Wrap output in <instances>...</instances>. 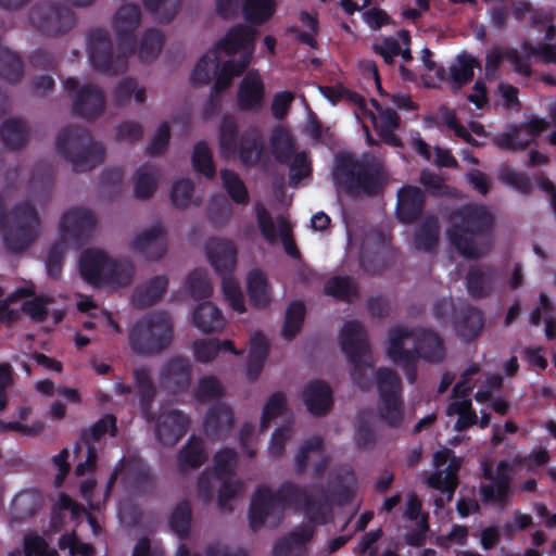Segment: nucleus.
<instances>
[{
	"mask_svg": "<svg viewBox=\"0 0 556 556\" xmlns=\"http://www.w3.org/2000/svg\"><path fill=\"white\" fill-rule=\"evenodd\" d=\"M256 30L249 26H236L208 50L197 63L190 81L200 87L215 75V91L228 88L232 79L243 73L254 54Z\"/></svg>",
	"mask_w": 556,
	"mask_h": 556,
	"instance_id": "nucleus-1",
	"label": "nucleus"
},
{
	"mask_svg": "<svg viewBox=\"0 0 556 556\" xmlns=\"http://www.w3.org/2000/svg\"><path fill=\"white\" fill-rule=\"evenodd\" d=\"M386 356L403 368L412 382L414 377L410 370L415 357L418 356L427 362H440L444 357V349L440 339L430 331H410L403 327H395L389 331Z\"/></svg>",
	"mask_w": 556,
	"mask_h": 556,
	"instance_id": "nucleus-2",
	"label": "nucleus"
},
{
	"mask_svg": "<svg viewBox=\"0 0 556 556\" xmlns=\"http://www.w3.org/2000/svg\"><path fill=\"white\" fill-rule=\"evenodd\" d=\"M486 208L470 205L451 216L447 237L452 247L468 258H477L485 253L489 244L479 241V233L491 224Z\"/></svg>",
	"mask_w": 556,
	"mask_h": 556,
	"instance_id": "nucleus-3",
	"label": "nucleus"
},
{
	"mask_svg": "<svg viewBox=\"0 0 556 556\" xmlns=\"http://www.w3.org/2000/svg\"><path fill=\"white\" fill-rule=\"evenodd\" d=\"M342 352L349 358L353 381L363 389L369 387L364 376L372 366V357L362 325L357 321H346L339 332Z\"/></svg>",
	"mask_w": 556,
	"mask_h": 556,
	"instance_id": "nucleus-4",
	"label": "nucleus"
},
{
	"mask_svg": "<svg viewBox=\"0 0 556 556\" xmlns=\"http://www.w3.org/2000/svg\"><path fill=\"white\" fill-rule=\"evenodd\" d=\"M130 345L136 353H153L167 346L172 340L168 317L157 314L138 321L130 331Z\"/></svg>",
	"mask_w": 556,
	"mask_h": 556,
	"instance_id": "nucleus-5",
	"label": "nucleus"
},
{
	"mask_svg": "<svg viewBox=\"0 0 556 556\" xmlns=\"http://www.w3.org/2000/svg\"><path fill=\"white\" fill-rule=\"evenodd\" d=\"M291 498L282 491L273 492L266 488H260L251 502L250 525L253 529L262 526H276Z\"/></svg>",
	"mask_w": 556,
	"mask_h": 556,
	"instance_id": "nucleus-6",
	"label": "nucleus"
},
{
	"mask_svg": "<svg viewBox=\"0 0 556 556\" xmlns=\"http://www.w3.org/2000/svg\"><path fill=\"white\" fill-rule=\"evenodd\" d=\"M433 464L438 471L428 478L427 483L433 489L445 492L444 496L435 500L437 508H441L453 497L457 485L456 473L460 468L462 459L451 456V451L443 447L434 453Z\"/></svg>",
	"mask_w": 556,
	"mask_h": 556,
	"instance_id": "nucleus-7",
	"label": "nucleus"
},
{
	"mask_svg": "<svg viewBox=\"0 0 556 556\" xmlns=\"http://www.w3.org/2000/svg\"><path fill=\"white\" fill-rule=\"evenodd\" d=\"M375 378L380 395V413L390 425H397L403 417L400 380L395 372L387 367L379 368Z\"/></svg>",
	"mask_w": 556,
	"mask_h": 556,
	"instance_id": "nucleus-8",
	"label": "nucleus"
},
{
	"mask_svg": "<svg viewBox=\"0 0 556 556\" xmlns=\"http://www.w3.org/2000/svg\"><path fill=\"white\" fill-rule=\"evenodd\" d=\"M114 422L115 420L113 417H104L99 420L89 430V432L85 433L79 442H77L73 451L78 462L75 469V473L77 476H83L93 469L98 447L92 441L98 442L99 438L110 430L113 434Z\"/></svg>",
	"mask_w": 556,
	"mask_h": 556,
	"instance_id": "nucleus-9",
	"label": "nucleus"
},
{
	"mask_svg": "<svg viewBox=\"0 0 556 556\" xmlns=\"http://www.w3.org/2000/svg\"><path fill=\"white\" fill-rule=\"evenodd\" d=\"M355 102L359 105L362 113L368 115L382 140L390 146H399L400 140L394 134L397 127V115L389 109L383 108L377 100L365 102L358 96H355Z\"/></svg>",
	"mask_w": 556,
	"mask_h": 556,
	"instance_id": "nucleus-10",
	"label": "nucleus"
},
{
	"mask_svg": "<svg viewBox=\"0 0 556 556\" xmlns=\"http://www.w3.org/2000/svg\"><path fill=\"white\" fill-rule=\"evenodd\" d=\"M333 179L338 187L352 192L371 193L374 191V188L367 181L364 167L349 155L337 161Z\"/></svg>",
	"mask_w": 556,
	"mask_h": 556,
	"instance_id": "nucleus-11",
	"label": "nucleus"
},
{
	"mask_svg": "<svg viewBox=\"0 0 556 556\" xmlns=\"http://www.w3.org/2000/svg\"><path fill=\"white\" fill-rule=\"evenodd\" d=\"M140 23V11L137 7L126 4L118 9L113 21L118 49L123 55L136 50L134 33Z\"/></svg>",
	"mask_w": 556,
	"mask_h": 556,
	"instance_id": "nucleus-12",
	"label": "nucleus"
},
{
	"mask_svg": "<svg viewBox=\"0 0 556 556\" xmlns=\"http://www.w3.org/2000/svg\"><path fill=\"white\" fill-rule=\"evenodd\" d=\"M256 218L262 236L268 243L274 244L281 241L286 252L291 256H296V249L290 240L291 228L283 218L274 222L262 205L256 206Z\"/></svg>",
	"mask_w": 556,
	"mask_h": 556,
	"instance_id": "nucleus-13",
	"label": "nucleus"
},
{
	"mask_svg": "<svg viewBox=\"0 0 556 556\" xmlns=\"http://www.w3.org/2000/svg\"><path fill=\"white\" fill-rule=\"evenodd\" d=\"M129 248L148 260L161 258L167 250V241L160 225L151 226L134 236Z\"/></svg>",
	"mask_w": 556,
	"mask_h": 556,
	"instance_id": "nucleus-14",
	"label": "nucleus"
},
{
	"mask_svg": "<svg viewBox=\"0 0 556 556\" xmlns=\"http://www.w3.org/2000/svg\"><path fill=\"white\" fill-rule=\"evenodd\" d=\"M484 475L486 478L492 479L493 482L481 489L483 502L494 506L504 505L511 494V489L509 488V465L505 462L500 463L495 477L486 468L484 469Z\"/></svg>",
	"mask_w": 556,
	"mask_h": 556,
	"instance_id": "nucleus-15",
	"label": "nucleus"
},
{
	"mask_svg": "<svg viewBox=\"0 0 556 556\" xmlns=\"http://www.w3.org/2000/svg\"><path fill=\"white\" fill-rule=\"evenodd\" d=\"M206 257L219 274L231 271L236 266L237 249L232 241L212 238L205 244Z\"/></svg>",
	"mask_w": 556,
	"mask_h": 556,
	"instance_id": "nucleus-16",
	"label": "nucleus"
},
{
	"mask_svg": "<svg viewBox=\"0 0 556 556\" xmlns=\"http://www.w3.org/2000/svg\"><path fill=\"white\" fill-rule=\"evenodd\" d=\"M264 81L256 71H250L241 80L237 102L241 110H256L263 104L264 100Z\"/></svg>",
	"mask_w": 556,
	"mask_h": 556,
	"instance_id": "nucleus-17",
	"label": "nucleus"
},
{
	"mask_svg": "<svg viewBox=\"0 0 556 556\" xmlns=\"http://www.w3.org/2000/svg\"><path fill=\"white\" fill-rule=\"evenodd\" d=\"M294 500L304 517L314 525H320L328 521L331 513V506L328 497L324 493L307 495L296 493Z\"/></svg>",
	"mask_w": 556,
	"mask_h": 556,
	"instance_id": "nucleus-18",
	"label": "nucleus"
},
{
	"mask_svg": "<svg viewBox=\"0 0 556 556\" xmlns=\"http://www.w3.org/2000/svg\"><path fill=\"white\" fill-rule=\"evenodd\" d=\"M110 262L111 258L101 250L91 249L85 251L79 262L81 277L91 285L100 286Z\"/></svg>",
	"mask_w": 556,
	"mask_h": 556,
	"instance_id": "nucleus-19",
	"label": "nucleus"
},
{
	"mask_svg": "<svg viewBox=\"0 0 556 556\" xmlns=\"http://www.w3.org/2000/svg\"><path fill=\"white\" fill-rule=\"evenodd\" d=\"M302 399L309 413L323 415L332 404L330 388L323 381L313 380L302 389Z\"/></svg>",
	"mask_w": 556,
	"mask_h": 556,
	"instance_id": "nucleus-20",
	"label": "nucleus"
},
{
	"mask_svg": "<svg viewBox=\"0 0 556 556\" xmlns=\"http://www.w3.org/2000/svg\"><path fill=\"white\" fill-rule=\"evenodd\" d=\"M90 61L94 67L100 71H116L124 66V61H117L113 64V52L108 40V37L102 31L92 34L89 38Z\"/></svg>",
	"mask_w": 556,
	"mask_h": 556,
	"instance_id": "nucleus-21",
	"label": "nucleus"
},
{
	"mask_svg": "<svg viewBox=\"0 0 556 556\" xmlns=\"http://www.w3.org/2000/svg\"><path fill=\"white\" fill-rule=\"evenodd\" d=\"M188 419L179 412L162 415L156 426V435L165 445L175 444L186 432Z\"/></svg>",
	"mask_w": 556,
	"mask_h": 556,
	"instance_id": "nucleus-22",
	"label": "nucleus"
},
{
	"mask_svg": "<svg viewBox=\"0 0 556 556\" xmlns=\"http://www.w3.org/2000/svg\"><path fill=\"white\" fill-rule=\"evenodd\" d=\"M50 298H35L23 303V311L34 320L58 324L63 318V309L55 307Z\"/></svg>",
	"mask_w": 556,
	"mask_h": 556,
	"instance_id": "nucleus-23",
	"label": "nucleus"
},
{
	"mask_svg": "<svg viewBox=\"0 0 556 556\" xmlns=\"http://www.w3.org/2000/svg\"><path fill=\"white\" fill-rule=\"evenodd\" d=\"M313 536V528L304 527L291 532L278 541L274 547L275 556H307L305 544Z\"/></svg>",
	"mask_w": 556,
	"mask_h": 556,
	"instance_id": "nucleus-24",
	"label": "nucleus"
},
{
	"mask_svg": "<svg viewBox=\"0 0 556 556\" xmlns=\"http://www.w3.org/2000/svg\"><path fill=\"white\" fill-rule=\"evenodd\" d=\"M408 45L409 34L406 30H402L397 35V40L393 38H384L375 43L374 49L387 63H392L393 59L397 55H401V58L407 62L412 60Z\"/></svg>",
	"mask_w": 556,
	"mask_h": 556,
	"instance_id": "nucleus-25",
	"label": "nucleus"
},
{
	"mask_svg": "<svg viewBox=\"0 0 556 556\" xmlns=\"http://www.w3.org/2000/svg\"><path fill=\"white\" fill-rule=\"evenodd\" d=\"M268 352V342L261 332H254L250 337L249 359L245 366V376L255 379L263 369Z\"/></svg>",
	"mask_w": 556,
	"mask_h": 556,
	"instance_id": "nucleus-26",
	"label": "nucleus"
},
{
	"mask_svg": "<svg viewBox=\"0 0 556 556\" xmlns=\"http://www.w3.org/2000/svg\"><path fill=\"white\" fill-rule=\"evenodd\" d=\"M77 307L80 312L93 311L90 313V320L84 323L85 328L98 327L105 333H119V327L113 316L106 311L96 308L90 298L78 301Z\"/></svg>",
	"mask_w": 556,
	"mask_h": 556,
	"instance_id": "nucleus-27",
	"label": "nucleus"
},
{
	"mask_svg": "<svg viewBox=\"0 0 556 556\" xmlns=\"http://www.w3.org/2000/svg\"><path fill=\"white\" fill-rule=\"evenodd\" d=\"M94 223V217L89 210L71 208L65 212L61 218L60 230L62 240L74 236L79 231L89 228Z\"/></svg>",
	"mask_w": 556,
	"mask_h": 556,
	"instance_id": "nucleus-28",
	"label": "nucleus"
},
{
	"mask_svg": "<svg viewBox=\"0 0 556 556\" xmlns=\"http://www.w3.org/2000/svg\"><path fill=\"white\" fill-rule=\"evenodd\" d=\"M219 352H229L233 355H242L243 350L237 349L231 340H198L193 344V353L197 361L206 363L214 359Z\"/></svg>",
	"mask_w": 556,
	"mask_h": 556,
	"instance_id": "nucleus-29",
	"label": "nucleus"
},
{
	"mask_svg": "<svg viewBox=\"0 0 556 556\" xmlns=\"http://www.w3.org/2000/svg\"><path fill=\"white\" fill-rule=\"evenodd\" d=\"M424 195L417 187L407 186L400 190L397 197V216L403 222H410L421 210Z\"/></svg>",
	"mask_w": 556,
	"mask_h": 556,
	"instance_id": "nucleus-30",
	"label": "nucleus"
},
{
	"mask_svg": "<svg viewBox=\"0 0 556 556\" xmlns=\"http://www.w3.org/2000/svg\"><path fill=\"white\" fill-rule=\"evenodd\" d=\"M193 324L202 332L217 331L224 327L220 311L210 301L200 303L193 313Z\"/></svg>",
	"mask_w": 556,
	"mask_h": 556,
	"instance_id": "nucleus-31",
	"label": "nucleus"
},
{
	"mask_svg": "<svg viewBox=\"0 0 556 556\" xmlns=\"http://www.w3.org/2000/svg\"><path fill=\"white\" fill-rule=\"evenodd\" d=\"M38 220L33 212H28L25 223L17 229L5 235V244L12 251H21L36 237Z\"/></svg>",
	"mask_w": 556,
	"mask_h": 556,
	"instance_id": "nucleus-32",
	"label": "nucleus"
},
{
	"mask_svg": "<svg viewBox=\"0 0 556 556\" xmlns=\"http://www.w3.org/2000/svg\"><path fill=\"white\" fill-rule=\"evenodd\" d=\"M503 60H508L517 73L523 76L530 74V67L527 61L520 60L516 51L494 49L486 55L485 77L491 78L496 74V70Z\"/></svg>",
	"mask_w": 556,
	"mask_h": 556,
	"instance_id": "nucleus-33",
	"label": "nucleus"
},
{
	"mask_svg": "<svg viewBox=\"0 0 556 556\" xmlns=\"http://www.w3.org/2000/svg\"><path fill=\"white\" fill-rule=\"evenodd\" d=\"M270 150L277 161L281 163L291 161V157L296 153L291 132L285 127L275 128L270 136Z\"/></svg>",
	"mask_w": 556,
	"mask_h": 556,
	"instance_id": "nucleus-34",
	"label": "nucleus"
},
{
	"mask_svg": "<svg viewBox=\"0 0 556 556\" xmlns=\"http://www.w3.org/2000/svg\"><path fill=\"white\" fill-rule=\"evenodd\" d=\"M134 266L127 261L111 260L106 274L100 286L117 289L127 286L134 278Z\"/></svg>",
	"mask_w": 556,
	"mask_h": 556,
	"instance_id": "nucleus-35",
	"label": "nucleus"
},
{
	"mask_svg": "<svg viewBox=\"0 0 556 556\" xmlns=\"http://www.w3.org/2000/svg\"><path fill=\"white\" fill-rule=\"evenodd\" d=\"M247 291L251 302L262 306L270 300V287L266 276L258 269L251 270L247 276Z\"/></svg>",
	"mask_w": 556,
	"mask_h": 556,
	"instance_id": "nucleus-36",
	"label": "nucleus"
},
{
	"mask_svg": "<svg viewBox=\"0 0 556 556\" xmlns=\"http://www.w3.org/2000/svg\"><path fill=\"white\" fill-rule=\"evenodd\" d=\"M103 105V94L96 87L85 86L75 98L76 110L86 116H91L100 112Z\"/></svg>",
	"mask_w": 556,
	"mask_h": 556,
	"instance_id": "nucleus-37",
	"label": "nucleus"
},
{
	"mask_svg": "<svg viewBox=\"0 0 556 556\" xmlns=\"http://www.w3.org/2000/svg\"><path fill=\"white\" fill-rule=\"evenodd\" d=\"M41 495L34 490L17 493L12 500L11 509L15 518L30 517L41 506Z\"/></svg>",
	"mask_w": 556,
	"mask_h": 556,
	"instance_id": "nucleus-38",
	"label": "nucleus"
},
{
	"mask_svg": "<svg viewBox=\"0 0 556 556\" xmlns=\"http://www.w3.org/2000/svg\"><path fill=\"white\" fill-rule=\"evenodd\" d=\"M232 425V414L227 405L219 403L207 413L205 430L215 435H222Z\"/></svg>",
	"mask_w": 556,
	"mask_h": 556,
	"instance_id": "nucleus-39",
	"label": "nucleus"
},
{
	"mask_svg": "<svg viewBox=\"0 0 556 556\" xmlns=\"http://www.w3.org/2000/svg\"><path fill=\"white\" fill-rule=\"evenodd\" d=\"M275 0H245L242 12L247 21L261 25L268 21L275 13Z\"/></svg>",
	"mask_w": 556,
	"mask_h": 556,
	"instance_id": "nucleus-40",
	"label": "nucleus"
},
{
	"mask_svg": "<svg viewBox=\"0 0 556 556\" xmlns=\"http://www.w3.org/2000/svg\"><path fill=\"white\" fill-rule=\"evenodd\" d=\"M262 136L260 131L252 130L242 137L239 147V157L245 165H254L261 162Z\"/></svg>",
	"mask_w": 556,
	"mask_h": 556,
	"instance_id": "nucleus-41",
	"label": "nucleus"
},
{
	"mask_svg": "<svg viewBox=\"0 0 556 556\" xmlns=\"http://www.w3.org/2000/svg\"><path fill=\"white\" fill-rule=\"evenodd\" d=\"M204 458L205 455L201 442L195 439H191L178 454V469L181 472H186L189 469H195L201 466Z\"/></svg>",
	"mask_w": 556,
	"mask_h": 556,
	"instance_id": "nucleus-42",
	"label": "nucleus"
},
{
	"mask_svg": "<svg viewBox=\"0 0 556 556\" xmlns=\"http://www.w3.org/2000/svg\"><path fill=\"white\" fill-rule=\"evenodd\" d=\"M476 60L468 54H460L450 67L453 89H458L473 77Z\"/></svg>",
	"mask_w": 556,
	"mask_h": 556,
	"instance_id": "nucleus-43",
	"label": "nucleus"
},
{
	"mask_svg": "<svg viewBox=\"0 0 556 556\" xmlns=\"http://www.w3.org/2000/svg\"><path fill=\"white\" fill-rule=\"evenodd\" d=\"M162 379L168 388L172 386L177 388L186 386L189 381L188 363L180 358L170 361L162 371Z\"/></svg>",
	"mask_w": 556,
	"mask_h": 556,
	"instance_id": "nucleus-44",
	"label": "nucleus"
},
{
	"mask_svg": "<svg viewBox=\"0 0 556 556\" xmlns=\"http://www.w3.org/2000/svg\"><path fill=\"white\" fill-rule=\"evenodd\" d=\"M446 414L448 416H458V419L454 426L455 430L457 431H462L478 422V417L471 409L470 401L465 399H459L452 402L446 409Z\"/></svg>",
	"mask_w": 556,
	"mask_h": 556,
	"instance_id": "nucleus-45",
	"label": "nucleus"
},
{
	"mask_svg": "<svg viewBox=\"0 0 556 556\" xmlns=\"http://www.w3.org/2000/svg\"><path fill=\"white\" fill-rule=\"evenodd\" d=\"M219 152L225 159H232L237 153V126L236 123L226 118L219 127Z\"/></svg>",
	"mask_w": 556,
	"mask_h": 556,
	"instance_id": "nucleus-46",
	"label": "nucleus"
},
{
	"mask_svg": "<svg viewBox=\"0 0 556 556\" xmlns=\"http://www.w3.org/2000/svg\"><path fill=\"white\" fill-rule=\"evenodd\" d=\"M36 390L47 396L58 395L64 399L68 404L78 405L81 403V395L75 388L66 386H55L50 380H40L35 384Z\"/></svg>",
	"mask_w": 556,
	"mask_h": 556,
	"instance_id": "nucleus-47",
	"label": "nucleus"
},
{
	"mask_svg": "<svg viewBox=\"0 0 556 556\" xmlns=\"http://www.w3.org/2000/svg\"><path fill=\"white\" fill-rule=\"evenodd\" d=\"M163 45V36L162 34L156 29H149L147 30L139 43V47L137 49L138 55L142 62H150L154 60Z\"/></svg>",
	"mask_w": 556,
	"mask_h": 556,
	"instance_id": "nucleus-48",
	"label": "nucleus"
},
{
	"mask_svg": "<svg viewBox=\"0 0 556 556\" xmlns=\"http://www.w3.org/2000/svg\"><path fill=\"white\" fill-rule=\"evenodd\" d=\"M304 313L305 308L302 303L294 302L290 304L286 313L283 326L281 328V336L283 339L291 340L299 333L304 320Z\"/></svg>",
	"mask_w": 556,
	"mask_h": 556,
	"instance_id": "nucleus-49",
	"label": "nucleus"
},
{
	"mask_svg": "<svg viewBox=\"0 0 556 556\" xmlns=\"http://www.w3.org/2000/svg\"><path fill=\"white\" fill-rule=\"evenodd\" d=\"M159 180V172L153 167H142L138 170L135 181V194L146 199L153 194Z\"/></svg>",
	"mask_w": 556,
	"mask_h": 556,
	"instance_id": "nucleus-50",
	"label": "nucleus"
},
{
	"mask_svg": "<svg viewBox=\"0 0 556 556\" xmlns=\"http://www.w3.org/2000/svg\"><path fill=\"white\" fill-rule=\"evenodd\" d=\"M167 288V279L157 276L149 281L148 285L137 290L135 301L138 305H148L157 300Z\"/></svg>",
	"mask_w": 556,
	"mask_h": 556,
	"instance_id": "nucleus-51",
	"label": "nucleus"
},
{
	"mask_svg": "<svg viewBox=\"0 0 556 556\" xmlns=\"http://www.w3.org/2000/svg\"><path fill=\"white\" fill-rule=\"evenodd\" d=\"M222 290L225 301L233 312L238 314L245 312V301L238 281L232 277H225L222 282Z\"/></svg>",
	"mask_w": 556,
	"mask_h": 556,
	"instance_id": "nucleus-52",
	"label": "nucleus"
},
{
	"mask_svg": "<svg viewBox=\"0 0 556 556\" xmlns=\"http://www.w3.org/2000/svg\"><path fill=\"white\" fill-rule=\"evenodd\" d=\"M492 282L493 274L490 270L471 269L467 277V288L473 296L488 294Z\"/></svg>",
	"mask_w": 556,
	"mask_h": 556,
	"instance_id": "nucleus-53",
	"label": "nucleus"
},
{
	"mask_svg": "<svg viewBox=\"0 0 556 556\" xmlns=\"http://www.w3.org/2000/svg\"><path fill=\"white\" fill-rule=\"evenodd\" d=\"M220 176L229 197L237 203H247L249 193L240 177L229 170H222Z\"/></svg>",
	"mask_w": 556,
	"mask_h": 556,
	"instance_id": "nucleus-54",
	"label": "nucleus"
},
{
	"mask_svg": "<svg viewBox=\"0 0 556 556\" xmlns=\"http://www.w3.org/2000/svg\"><path fill=\"white\" fill-rule=\"evenodd\" d=\"M192 164L197 172L201 173L205 177H213L215 167L212 161V154L204 142H199L194 146L192 154Z\"/></svg>",
	"mask_w": 556,
	"mask_h": 556,
	"instance_id": "nucleus-55",
	"label": "nucleus"
},
{
	"mask_svg": "<svg viewBox=\"0 0 556 556\" xmlns=\"http://www.w3.org/2000/svg\"><path fill=\"white\" fill-rule=\"evenodd\" d=\"M114 97L119 104L126 103L131 97H134L137 102H143L146 99V89L134 79L127 78L118 84Z\"/></svg>",
	"mask_w": 556,
	"mask_h": 556,
	"instance_id": "nucleus-56",
	"label": "nucleus"
},
{
	"mask_svg": "<svg viewBox=\"0 0 556 556\" xmlns=\"http://www.w3.org/2000/svg\"><path fill=\"white\" fill-rule=\"evenodd\" d=\"M187 285L194 299H204L212 293V285L207 271L204 269L193 270L188 277Z\"/></svg>",
	"mask_w": 556,
	"mask_h": 556,
	"instance_id": "nucleus-57",
	"label": "nucleus"
},
{
	"mask_svg": "<svg viewBox=\"0 0 556 556\" xmlns=\"http://www.w3.org/2000/svg\"><path fill=\"white\" fill-rule=\"evenodd\" d=\"M413 144L415 150L421 156H424L428 161H433L440 166H452L455 163L453 156L448 153L447 150L435 148L434 155H432L430 147L420 138L414 139Z\"/></svg>",
	"mask_w": 556,
	"mask_h": 556,
	"instance_id": "nucleus-58",
	"label": "nucleus"
},
{
	"mask_svg": "<svg viewBox=\"0 0 556 556\" xmlns=\"http://www.w3.org/2000/svg\"><path fill=\"white\" fill-rule=\"evenodd\" d=\"M286 407V396L282 393H274L271 394L262 412V418H261V427L262 429H266L269 425V422L276 418L278 415H280Z\"/></svg>",
	"mask_w": 556,
	"mask_h": 556,
	"instance_id": "nucleus-59",
	"label": "nucleus"
},
{
	"mask_svg": "<svg viewBox=\"0 0 556 556\" xmlns=\"http://www.w3.org/2000/svg\"><path fill=\"white\" fill-rule=\"evenodd\" d=\"M549 301L545 295L541 296V307L532 312L530 315V321L533 325H539L540 320L543 319L545 323V336L547 339H553L556 336V324L549 315Z\"/></svg>",
	"mask_w": 556,
	"mask_h": 556,
	"instance_id": "nucleus-60",
	"label": "nucleus"
},
{
	"mask_svg": "<svg viewBox=\"0 0 556 556\" xmlns=\"http://www.w3.org/2000/svg\"><path fill=\"white\" fill-rule=\"evenodd\" d=\"M290 163V180L293 184L300 182L302 179L308 177L312 172L311 162L307 159V155L305 152H299L295 153L292 157Z\"/></svg>",
	"mask_w": 556,
	"mask_h": 556,
	"instance_id": "nucleus-61",
	"label": "nucleus"
},
{
	"mask_svg": "<svg viewBox=\"0 0 556 556\" xmlns=\"http://www.w3.org/2000/svg\"><path fill=\"white\" fill-rule=\"evenodd\" d=\"M438 230V225L434 220L427 222L415 236L416 248L430 251L437 244Z\"/></svg>",
	"mask_w": 556,
	"mask_h": 556,
	"instance_id": "nucleus-62",
	"label": "nucleus"
},
{
	"mask_svg": "<svg viewBox=\"0 0 556 556\" xmlns=\"http://www.w3.org/2000/svg\"><path fill=\"white\" fill-rule=\"evenodd\" d=\"M325 292L338 299H350L355 294V286L348 278L333 277L325 285Z\"/></svg>",
	"mask_w": 556,
	"mask_h": 556,
	"instance_id": "nucleus-63",
	"label": "nucleus"
},
{
	"mask_svg": "<svg viewBox=\"0 0 556 556\" xmlns=\"http://www.w3.org/2000/svg\"><path fill=\"white\" fill-rule=\"evenodd\" d=\"M193 186L189 179H179L173 184L172 201L177 207H186L192 202Z\"/></svg>",
	"mask_w": 556,
	"mask_h": 556,
	"instance_id": "nucleus-64",
	"label": "nucleus"
}]
</instances>
